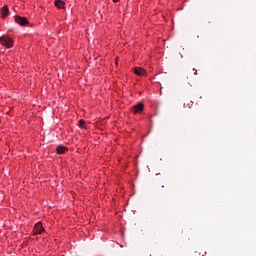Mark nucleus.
I'll use <instances>...</instances> for the list:
<instances>
[{"label": "nucleus", "instance_id": "obj_7", "mask_svg": "<svg viewBox=\"0 0 256 256\" xmlns=\"http://www.w3.org/2000/svg\"><path fill=\"white\" fill-rule=\"evenodd\" d=\"M54 5L57 9H65V1L63 0H55Z\"/></svg>", "mask_w": 256, "mask_h": 256}, {"label": "nucleus", "instance_id": "obj_5", "mask_svg": "<svg viewBox=\"0 0 256 256\" xmlns=\"http://www.w3.org/2000/svg\"><path fill=\"white\" fill-rule=\"evenodd\" d=\"M14 21L15 23H18V25H22V26L29 25V20H27L26 17L15 16Z\"/></svg>", "mask_w": 256, "mask_h": 256}, {"label": "nucleus", "instance_id": "obj_8", "mask_svg": "<svg viewBox=\"0 0 256 256\" xmlns=\"http://www.w3.org/2000/svg\"><path fill=\"white\" fill-rule=\"evenodd\" d=\"M7 15H9V8L7 6H4L0 10V16L2 17V19H5V17H7Z\"/></svg>", "mask_w": 256, "mask_h": 256}, {"label": "nucleus", "instance_id": "obj_3", "mask_svg": "<svg viewBox=\"0 0 256 256\" xmlns=\"http://www.w3.org/2000/svg\"><path fill=\"white\" fill-rule=\"evenodd\" d=\"M133 74L138 77H147V70L142 67H135L133 69Z\"/></svg>", "mask_w": 256, "mask_h": 256}, {"label": "nucleus", "instance_id": "obj_6", "mask_svg": "<svg viewBox=\"0 0 256 256\" xmlns=\"http://www.w3.org/2000/svg\"><path fill=\"white\" fill-rule=\"evenodd\" d=\"M69 151V149H67V147L63 146V145H59L56 148V152L58 155H65V153H67Z\"/></svg>", "mask_w": 256, "mask_h": 256}, {"label": "nucleus", "instance_id": "obj_9", "mask_svg": "<svg viewBox=\"0 0 256 256\" xmlns=\"http://www.w3.org/2000/svg\"><path fill=\"white\" fill-rule=\"evenodd\" d=\"M85 120L81 119L78 122V127H80L81 129H87V126H85Z\"/></svg>", "mask_w": 256, "mask_h": 256}, {"label": "nucleus", "instance_id": "obj_2", "mask_svg": "<svg viewBox=\"0 0 256 256\" xmlns=\"http://www.w3.org/2000/svg\"><path fill=\"white\" fill-rule=\"evenodd\" d=\"M144 109H145V105L140 102V103L134 105V106L131 108V112H132L134 115H137V113H143Z\"/></svg>", "mask_w": 256, "mask_h": 256}, {"label": "nucleus", "instance_id": "obj_4", "mask_svg": "<svg viewBox=\"0 0 256 256\" xmlns=\"http://www.w3.org/2000/svg\"><path fill=\"white\" fill-rule=\"evenodd\" d=\"M45 231V228H43V223L37 222L33 229V235H41Z\"/></svg>", "mask_w": 256, "mask_h": 256}, {"label": "nucleus", "instance_id": "obj_1", "mask_svg": "<svg viewBox=\"0 0 256 256\" xmlns=\"http://www.w3.org/2000/svg\"><path fill=\"white\" fill-rule=\"evenodd\" d=\"M0 43L2 47H5L6 49H12L13 45H15V41H13V38L7 35L0 37Z\"/></svg>", "mask_w": 256, "mask_h": 256}, {"label": "nucleus", "instance_id": "obj_10", "mask_svg": "<svg viewBox=\"0 0 256 256\" xmlns=\"http://www.w3.org/2000/svg\"><path fill=\"white\" fill-rule=\"evenodd\" d=\"M114 3H119V0H112Z\"/></svg>", "mask_w": 256, "mask_h": 256}]
</instances>
